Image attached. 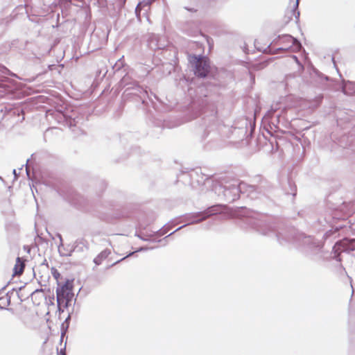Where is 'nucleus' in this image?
<instances>
[{"label": "nucleus", "mask_w": 355, "mask_h": 355, "mask_svg": "<svg viewBox=\"0 0 355 355\" xmlns=\"http://www.w3.org/2000/svg\"><path fill=\"white\" fill-rule=\"evenodd\" d=\"M240 226L245 229H252L257 232L271 237H275L279 244L293 243L297 245L306 254L319 256L322 251L323 245L311 236L298 232L294 227H286L279 230L272 223V218L267 214L241 207L237 212Z\"/></svg>", "instance_id": "nucleus-1"}, {"label": "nucleus", "mask_w": 355, "mask_h": 355, "mask_svg": "<svg viewBox=\"0 0 355 355\" xmlns=\"http://www.w3.org/2000/svg\"><path fill=\"white\" fill-rule=\"evenodd\" d=\"M119 87L124 89L121 95L123 103H132L136 107L141 108L146 114L150 112V106L155 110H159V107L152 96L160 104L163 103L156 94L153 92L149 94L146 89L144 88L137 80H133L128 74L124 75L120 80Z\"/></svg>", "instance_id": "nucleus-2"}, {"label": "nucleus", "mask_w": 355, "mask_h": 355, "mask_svg": "<svg viewBox=\"0 0 355 355\" xmlns=\"http://www.w3.org/2000/svg\"><path fill=\"white\" fill-rule=\"evenodd\" d=\"M217 107L215 103L207 97L193 101L188 109L189 119H196L202 114L200 126L204 130L203 137H207L211 132L216 134L220 123L217 117Z\"/></svg>", "instance_id": "nucleus-3"}, {"label": "nucleus", "mask_w": 355, "mask_h": 355, "mask_svg": "<svg viewBox=\"0 0 355 355\" xmlns=\"http://www.w3.org/2000/svg\"><path fill=\"white\" fill-rule=\"evenodd\" d=\"M277 106L272 105L263 118L268 123L266 130L271 136L279 131L283 132V128H287L290 124V119L286 116L288 107Z\"/></svg>", "instance_id": "nucleus-4"}, {"label": "nucleus", "mask_w": 355, "mask_h": 355, "mask_svg": "<svg viewBox=\"0 0 355 355\" xmlns=\"http://www.w3.org/2000/svg\"><path fill=\"white\" fill-rule=\"evenodd\" d=\"M223 211V207L222 205L219 204H216L212 206L209 207L207 209L202 211H198V212H193V213H189L186 214L182 216V220L183 222H186V223L178 228H177L175 230L170 233L168 235L165 236L164 239H166L168 237L173 234L174 233L177 232L180 230L182 229L183 227L192 225V224H196L199 223L207 218L210 217L211 216L220 214Z\"/></svg>", "instance_id": "nucleus-5"}, {"label": "nucleus", "mask_w": 355, "mask_h": 355, "mask_svg": "<svg viewBox=\"0 0 355 355\" xmlns=\"http://www.w3.org/2000/svg\"><path fill=\"white\" fill-rule=\"evenodd\" d=\"M241 183L234 180L230 183L216 184L214 190L222 200L232 203L242 196Z\"/></svg>", "instance_id": "nucleus-6"}, {"label": "nucleus", "mask_w": 355, "mask_h": 355, "mask_svg": "<svg viewBox=\"0 0 355 355\" xmlns=\"http://www.w3.org/2000/svg\"><path fill=\"white\" fill-rule=\"evenodd\" d=\"M189 62L193 67L194 74L197 77L206 78L211 75L210 61L207 57L201 55H193L190 58Z\"/></svg>", "instance_id": "nucleus-7"}, {"label": "nucleus", "mask_w": 355, "mask_h": 355, "mask_svg": "<svg viewBox=\"0 0 355 355\" xmlns=\"http://www.w3.org/2000/svg\"><path fill=\"white\" fill-rule=\"evenodd\" d=\"M272 43L276 45H282L275 49V53L286 52L288 51L300 50L302 48V44L297 38L293 37L288 34L278 35Z\"/></svg>", "instance_id": "nucleus-8"}, {"label": "nucleus", "mask_w": 355, "mask_h": 355, "mask_svg": "<svg viewBox=\"0 0 355 355\" xmlns=\"http://www.w3.org/2000/svg\"><path fill=\"white\" fill-rule=\"evenodd\" d=\"M84 121L83 116H80L76 110H67L59 116V122L69 128L78 127Z\"/></svg>", "instance_id": "nucleus-9"}, {"label": "nucleus", "mask_w": 355, "mask_h": 355, "mask_svg": "<svg viewBox=\"0 0 355 355\" xmlns=\"http://www.w3.org/2000/svg\"><path fill=\"white\" fill-rule=\"evenodd\" d=\"M241 190L242 196H245L251 200L266 196V191L261 185H251L242 182Z\"/></svg>", "instance_id": "nucleus-10"}, {"label": "nucleus", "mask_w": 355, "mask_h": 355, "mask_svg": "<svg viewBox=\"0 0 355 355\" xmlns=\"http://www.w3.org/2000/svg\"><path fill=\"white\" fill-rule=\"evenodd\" d=\"M73 279H66L62 285L58 283L56 288L57 304H60L61 300H72L74 294L73 293Z\"/></svg>", "instance_id": "nucleus-11"}, {"label": "nucleus", "mask_w": 355, "mask_h": 355, "mask_svg": "<svg viewBox=\"0 0 355 355\" xmlns=\"http://www.w3.org/2000/svg\"><path fill=\"white\" fill-rule=\"evenodd\" d=\"M355 250V244L348 240L338 241L332 248L333 258L337 261H341L340 252H349Z\"/></svg>", "instance_id": "nucleus-12"}, {"label": "nucleus", "mask_w": 355, "mask_h": 355, "mask_svg": "<svg viewBox=\"0 0 355 355\" xmlns=\"http://www.w3.org/2000/svg\"><path fill=\"white\" fill-rule=\"evenodd\" d=\"M67 200L71 205L74 206L78 209L84 211H89L87 207L88 200L80 193L75 191H71L67 196Z\"/></svg>", "instance_id": "nucleus-13"}, {"label": "nucleus", "mask_w": 355, "mask_h": 355, "mask_svg": "<svg viewBox=\"0 0 355 355\" xmlns=\"http://www.w3.org/2000/svg\"><path fill=\"white\" fill-rule=\"evenodd\" d=\"M234 130H239L240 133L243 137H248L252 136V134L255 128V123H252L251 120L246 117H243L234 124Z\"/></svg>", "instance_id": "nucleus-14"}, {"label": "nucleus", "mask_w": 355, "mask_h": 355, "mask_svg": "<svg viewBox=\"0 0 355 355\" xmlns=\"http://www.w3.org/2000/svg\"><path fill=\"white\" fill-rule=\"evenodd\" d=\"M181 175L183 178L182 181H184V184H186L187 180H189V184L191 186H193L195 182L198 183V184L204 182L203 174H201V180L197 179L199 175L198 171L195 170H191L189 172L182 171Z\"/></svg>", "instance_id": "nucleus-15"}, {"label": "nucleus", "mask_w": 355, "mask_h": 355, "mask_svg": "<svg viewBox=\"0 0 355 355\" xmlns=\"http://www.w3.org/2000/svg\"><path fill=\"white\" fill-rule=\"evenodd\" d=\"M282 189L286 196H291L293 198L297 194V186L295 182L288 177L284 183H282Z\"/></svg>", "instance_id": "nucleus-16"}, {"label": "nucleus", "mask_w": 355, "mask_h": 355, "mask_svg": "<svg viewBox=\"0 0 355 355\" xmlns=\"http://www.w3.org/2000/svg\"><path fill=\"white\" fill-rule=\"evenodd\" d=\"M58 237L60 239V245H58V252L60 255L62 257H70L72 255V253L75 251L76 245L73 244L72 245H68L64 246L62 243V238L60 234H57Z\"/></svg>", "instance_id": "nucleus-17"}, {"label": "nucleus", "mask_w": 355, "mask_h": 355, "mask_svg": "<svg viewBox=\"0 0 355 355\" xmlns=\"http://www.w3.org/2000/svg\"><path fill=\"white\" fill-rule=\"evenodd\" d=\"M8 76L15 77L19 78L17 74L12 72L6 66L0 63V82L6 83L9 81Z\"/></svg>", "instance_id": "nucleus-18"}, {"label": "nucleus", "mask_w": 355, "mask_h": 355, "mask_svg": "<svg viewBox=\"0 0 355 355\" xmlns=\"http://www.w3.org/2000/svg\"><path fill=\"white\" fill-rule=\"evenodd\" d=\"M342 91L347 95L355 94V82L343 80Z\"/></svg>", "instance_id": "nucleus-19"}, {"label": "nucleus", "mask_w": 355, "mask_h": 355, "mask_svg": "<svg viewBox=\"0 0 355 355\" xmlns=\"http://www.w3.org/2000/svg\"><path fill=\"white\" fill-rule=\"evenodd\" d=\"M25 264L20 257H17L16 264L13 268V275H20L23 273Z\"/></svg>", "instance_id": "nucleus-20"}, {"label": "nucleus", "mask_w": 355, "mask_h": 355, "mask_svg": "<svg viewBox=\"0 0 355 355\" xmlns=\"http://www.w3.org/2000/svg\"><path fill=\"white\" fill-rule=\"evenodd\" d=\"M111 253L110 250L105 249L103 250L94 259V263L99 266L101 264L102 261L105 259Z\"/></svg>", "instance_id": "nucleus-21"}, {"label": "nucleus", "mask_w": 355, "mask_h": 355, "mask_svg": "<svg viewBox=\"0 0 355 355\" xmlns=\"http://www.w3.org/2000/svg\"><path fill=\"white\" fill-rule=\"evenodd\" d=\"M313 75H314L318 80L322 83L323 82L333 81V80L329 77L321 73L319 70L315 68L313 69Z\"/></svg>", "instance_id": "nucleus-22"}, {"label": "nucleus", "mask_w": 355, "mask_h": 355, "mask_svg": "<svg viewBox=\"0 0 355 355\" xmlns=\"http://www.w3.org/2000/svg\"><path fill=\"white\" fill-rule=\"evenodd\" d=\"M343 225H340V226H337V227H336L334 228L329 230L328 231H327L324 234L323 239L325 240V241L327 240L331 236H332L334 234L338 233L339 232V230L343 229Z\"/></svg>", "instance_id": "nucleus-23"}, {"label": "nucleus", "mask_w": 355, "mask_h": 355, "mask_svg": "<svg viewBox=\"0 0 355 355\" xmlns=\"http://www.w3.org/2000/svg\"><path fill=\"white\" fill-rule=\"evenodd\" d=\"M299 3H300V0H296L295 3H294V5H293V6L292 10H291L292 15L295 18L296 23H298L299 21H300V10L298 9Z\"/></svg>", "instance_id": "nucleus-24"}, {"label": "nucleus", "mask_w": 355, "mask_h": 355, "mask_svg": "<svg viewBox=\"0 0 355 355\" xmlns=\"http://www.w3.org/2000/svg\"><path fill=\"white\" fill-rule=\"evenodd\" d=\"M172 227V225L167 223L165 225H164L162 227H161L159 230H157L156 232H154L153 236H162L166 234L169 230Z\"/></svg>", "instance_id": "nucleus-25"}, {"label": "nucleus", "mask_w": 355, "mask_h": 355, "mask_svg": "<svg viewBox=\"0 0 355 355\" xmlns=\"http://www.w3.org/2000/svg\"><path fill=\"white\" fill-rule=\"evenodd\" d=\"M149 46L152 49H164L166 45L165 44H159V41L157 39H152L149 41Z\"/></svg>", "instance_id": "nucleus-26"}, {"label": "nucleus", "mask_w": 355, "mask_h": 355, "mask_svg": "<svg viewBox=\"0 0 355 355\" xmlns=\"http://www.w3.org/2000/svg\"><path fill=\"white\" fill-rule=\"evenodd\" d=\"M96 187H98V191H96L97 196H100L107 187V184L105 180H99L96 182Z\"/></svg>", "instance_id": "nucleus-27"}, {"label": "nucleus", "mask_w": 355, "mask_h": 355, "mask_svg": "<svg viewBox=\"0 0 355 355\" xmlns=\"http://www.w3.org/2000/svg\"><path fill=\"white\" fill-rule=\"evenodd\" d=\"M137 237H139L140 239L143 240V241H153V242H162V241H164V239H159V240H156V239H153L151 240L150 239V237L151 236V235H144L142 234H135Z\"/></svg>", "instance_id": "nucleus-28"}, {"label": "nucleus", "mask_w": 355, "mask_h": 355, "mask_svg": "<svg viewBox=\"0 0 355 355\" xmlns=\"http://www.w3.org/2000/svg\"><path fill=\"white\" fill-rule=\"evenodd\" d=\"M146 248H143V247H141L139 248L137 251H135V252H130L129 254H128L125 257H123L122 259L116 261V262H114L112 265H115L122 261H123L124 259H125L127 257H129L130 256H132L133 254H135V252H141V251H144L145 250Z\"/></svg>", "instance_id": "nucleus-29"}, {"label": "nucleus", "mask_w": 355, "mask_h": 355, "mask_svg": "<svg viewBox=\"0 0 355 355\" xmlns=\"http://www.w3.org/2000/svg\"><path fill=\"white\" fill-rule=\"evenodd\" d=\"M51 274L53 275V277L57 280L58 281V279L60 278V273L59 272V271L55 268L54 267H53L51 268Z\"/></svg>", "instance_id": "nucleus-30"}, {"label": "nucleus", "mask_w": 355, "mask_h": 355, "mask_svg": "<svg viewBox=\"0 0 355 355\" xmlns=\"http://www.w3.org/2000/svg\"><path fill=\"white\" fill-rule=\"evenodd\" d=\"M71 300H69V299L66 300H61L60 304H62L63 308L67 309L71 305Z\"/></svg>", "instance_id": "nucleus-31"}, {"label": "nucleus", "mask_w": 355, "mask_h": 355, "mask_svg": "<svg viewBox=\"0 0 355 355\" xmlns=\"http://www.w3.org/2000/svg\"><path fill=\"white\" fill-rule=\"evenodd\" d=\"M60 329H61L60 341H62L64 336L66 335L68 329L67 328H60Z\"/></svg>", "instance_id": "nucleus-32"}, {"label": "nucleus", "mask_w": 355, "mask_h": 355, "mask_svg": "<svg viewBox=\"0 0 355 355\" xmlns=\"http://www.w3.org/2000/svg\"><path fill=\"white\" fill-rule=\"evenodd\" d=\"M263 140H264V142H265V145L266 146H270V147H272V141H268V144L267 143V140H266V138L263 136V138H262Z\"/></svg>", "instance_id": "nucleus-33"}, {"label": "nucleus", "mask_w": 355, "mask_h": 355, "mask_svg": "<svg viewBox=\"0 0 355 355\" xmlns=\"http://www.w3.org/2000/svg\"><path fill=\"white\" fill-rule=\"evenodd\" d=\"M44 290L42 289V288H37L35 289L34 291H33L31 293V295L33 296L34 295H35L37 293H39V292H44Z\"/></svg>", "instance_id": "nucleus-34"}, {"label": "nucleus", "mask_w": 355, "mask_h": 355, "mask_svg": "<svg viewBox=\"0 0 355 355\" xmlns=\"http://www.w3.org/2000/svg\"><path fill=\"white\" fill-rule=\"evenodd\" d=\"M58 305V311L60 312V313H63L64 312V309L63 306H62L61 304H57Z\"/></svg>", "instance_id": "nucleus-35"}, {"label": "nucleus", "mask_w": 355, "mask_h": 355, "mask_svg": "<svg viewBox=\"0 0 355 355\" xmlns=\"http://www.w3.org/2000/svg\"><path fill=\"white\" fill-rule=\"evenodd\" d=\"M184 9L189 11V12H196L197 11L196 9L193 8H189V7H184Z\"/></svg>", "instance_id": "nucleus-36"}, {"label": "nucleus", "mask_w": 355, "mask_h": 355, "mask_svg": "<svg viewBox=\"0 0 355 355\" xmlns=\"http://www.w3.org/2000/svg\"><path fill=\"white\" fill-rule=\"evenodd\" d=\"M292 58H293V59L296 62V63H297V64L301 65V63H300V60H299V59H298L297 56H296V55H293L292 56Z\"/></svg>", "instance_id": "nucleus-37"}, {"label": "nucleus", "mask_w": 355, "mask_h": 355, "mask_svg": "<svg viewBox=\"0 0 355 355\" xmlns=\"http://www.w3.org/2000/svg\"><path fill=\"white\" fill-rule=\"evenodd\" d=\"M70 320H71V315H70V313H69L68 316L67 317V318L64 320V322L65 324H69Z\"/></svg>", "instance_id": "nucleus-38"}, {"label": "nucleus", "mask_w": 355, "mask_h": 355, "mask_svg": "<svg viewBox=\"0 0 355 355\" xmlns=\"http://www.w3.org/2000/svg\"><path fill=\"white\" fill-rule=\"evenodd\" d=\"M28 160H29V159H27V160H26V164H25V166H26V173H27L28 176H29V175H28V173H29V172H28V166H27V164H28ZM24 166V165H22L21 168H19V170H21V169H22V168H23Z\"/></svg>", "instance_id": "nucleus-39"}, {"label": "nucleus", "mask_w": 355, "mask_h": 355, "mask_svg": "<svg viewBox=\"0 0 355 355\" xmlns=\"http://www.w3.org/2000/svg\"><path fill=\"white\" fill-rule=\"evenodd\" d=\"M113 69L115 70V71H118L120 70L121 69V66L119 65V64L116 63L114 67H113Z\"/></svg>", "instance_id": "nucleus-40"}, {"label": "nucleus", "mask_w": 355, "mask_h": 355, "mask_svg": "<svg viewBox=\"0 0 355 355\" xmlns=\"http://www.w3.org/2000/svg\"><path fill=\"white\" fill-rule=\"evenodd\" d=\"M60 354L61 355H67L66 354V346L64 345V347L63 348H62L60 351Z\"/></svg>", "instance_id": "nucleus-41"}, {"label": "nucleus", "mask_w": 355, "mask_h": 355, "mask_svg": "<svg viewBox=\"0 0 355 355\" xmlns=\"http://www.w3.org/2000/svg\"><path fill=\"white\" fill-rule=\"evenodd\" d=\"M12 173L15 179H17V177L19 175V173H17L16 169H13Z\"/></svg>", "instance_id": "nucleus-42"}, {"label": "nucleus", "mask_w": 355, "mask_h": 355, "mask_svg": "<svg viewBox=\"0 0 355 355\" xmlns=\"http://www.w3.org/2000/svg\"><path fill=\"white\" fill-rule=\"evenodd\" d=\"M69 324H65L64 322H63L62 324H61V327L60 328H67V329H69Z\"/></svg>", "instance_id": "nucleus-43"}, {"label": "nucleus", "mask_w": 355, "mask_h": 355, "mask_svg": "<svg viewBox=\"0 0 355 355\" xmlns=\"http://www.w3.org/2000/svg\"><path fill=\"white\" fill-rule=\"evenodd\" d=\"M126 0H120V8L124 7Z\"/></svg>", "instance_id": "nucleus-44"}, {"label": "nucleus", "mask_w": 355, "mask_h": 355, "mask_svg": "<svg viewBox=\"0 0 355 355\" xmlns=\"http://www.w3.org/2000/svg\"><path fill=\"white\" fill-rule=\"evenodd\" d=\"M250 79H251V81L254 83L255 81V77L252 73H250Z\"/></svg>", "instance_id": "nucleus-45"}, {"label": "nucleus", "mask_w": 355, "mask_h": 355, "mask_svg": "<svg viewBox=\"0 0 355 355\" xmlns=\"http://www.w3.org/2000/svg\"><path fill=\"white\" fill-rule=\"evenodd\" d=\"M54 296L53 295L52 297H49V300H50V302L51 304H53V301H54Z\"/></svg>", "instance_id": "nucleus-46"}, {"label": "nucleus", "mask_w": 355, "mask_h": 355, "mask_svg": "<svg viewBox=\"0 0 355 355\" xmlns=\"http://www.w3.org/2000/svg\"><path fill=\"white\" fill-rule=\"evenodd\" d=\"M10 297H8L7 298V306L10 305Z\"/></svg>", "instance_id": "nucleus-47"}, {"label": "nucleus", "mask_w": 355, "mask_h": 355, "mask_svg": "<svg viewBox=\"0 0 355 355\" xmlns=\"http://www.w3.org/2000/svg\"><path fill=\"white\" fill-rule=\"evenodd\" d=\"M42 265H46V266H48V263H47L46 259L44 260V261L42 262Z\"/></svg>", "instance_id": "nucleus-48"}, {"label": "nucleus", "mask_w": 355, "mask_h": 355, "mask_svg": "<svg viewBox=\"0 0 355 355\" xmlns=\"http://www.w3.org/2000/svg\"><path fill=\"white\" fill-rule=\"evenodd\" d=\"M17 295H18V297L20 299V301H21V302H23V301H24V300L21 298V297H20V295H19V293L17 294Z\"/></svg>", "instance_id": "nucleus-49"}, {"label": "nucleus", "mask_w": 355, "mask_h": 355, "mask_svg": "<svg viewBox=\"0 0 355 355\" xmlns=\"http://www.w3.org/2000/svg\"><path fill=\"white\" fill-rule=\"evenodd\" d=\"M352 314L350 313H349V320H352Z\"/></svg>", "instance_id": "nucleus-50"}, {"label": "nucleus", "mask_w": 355, "mask_h": 355, "mask_svg": "<svg viewBox=\"0 0 355 355\" xmlns=\"http://www.w3.org/2000/svg\"><path fill=\"white\" fill-rule=\"evenodd\" d=\"M332 61L334 62V66L336 67V62L334 57L332 58Z\"/></svg>", "instance_id": "nucleus-51"}, {"label": "nucleus", "mask_w": 355, "mask_h": 355, "mask_svg": "<svg viewBox=\"0 0 355 355\" xmlns=\"http://www.w3.org/2000/svg\"><path fill=\"white\" fill-rule=\"evenodd\" d=\"M24 288V286H20V287L18 288V290H19V291H21V290L22 288Z\"/></svg>", "instance_id": "nucleus-52"}, {"label": "nucleus", "mask_w": 355, "mask_h": 355, "mask_svg": "<svg viewBox=\"0 0 355 355\" xmlns=\"http://www.w3.org/2000/svg\"><path fill=\"white\" fill-rule=\"evenodd\" d=\"M258 141H259V142H261V137H259V138H258Z\"/></svg>", "instance_id": "nucleus-53"}, {"label": "nucleus", "mask_w": 355, "mask_h": 355, "mask_svg": "<svg viewBox=\"0 0 355 355\" xmlns=\"http://www.w3.org/2000/svg\"><path fill=\"white\" fill-rule=\"evenodd\" d=\"M207 43L209 44V46L211 47L210 42H209V40H207Z\"/></svg>", "instance_id": "nucleus-54"}, {"label": "nucleus", "mask_w": 355, "mask_h": 355, "mask_svg": "<svg viewBox=\"0 0 355 355\" xmlns=\"http://www.w3.org/2000/svg\"><path fill=\"white\" fill-rule=\"evenodd\" d=\"M137 149H139V148L135 147V148L133 149V151H135Z\"/></svg>", "instance_id": "nucleus-55"}, {"label": "nucleus", "mask_w": 355, "mask_h": 355, "mask_svg": "<svg viewBox=\"0 0 355 355\" xmlns=\"http://www.w3.org/2000/svg\"><path fill=\"white\" fill-rule=\"evenodd\" d=\"M149 1H150V2H153V1H155V0H149Z\"/></svg>", "instance_id": "nucleus-56"}, {"label": "nucleus", "mask_w": 355, "mask_h": 355, "mask_svg": "<svg viewBox=\"0 0 355 355\" xmlns=\"http://www.w3.org/2000/svg\"><path fill=\"white\" fill-rule=\"evenodd\" d=\"M0 309H3V308L0 305Z\"/></svg>", "instance_id": "nucleus-57"}, {"label": "nucleus", "mask_w": 355, "mask_h": 355, "mask_svg": "<svg viewBox=\"0 0 355 355\" xmlns=\"http://www.w3.org/2000/svg\"><path fill=\"white\" fill-rule=\"evenodd\" d=\"M0 179H2V178L0 177Z\"/></svg>", "instance_id": "nucleus-58"}]
</instances>
